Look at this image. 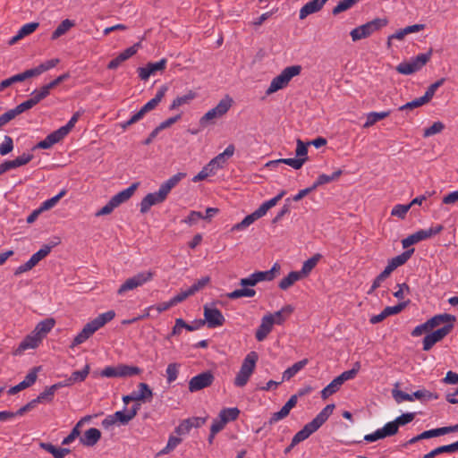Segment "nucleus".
<instances>
[{"instance_id":"obj_45","label":"nucleus","mask_w":458,"mask_h":458,"mask_svg":"<svg viewBox=\"0 0 458 458\" xmlns=\"http://www.w3.org/2000/svg\"><path fill=\"white\" fill-rule=\"evenodd\" d=\"M360 0H341L332 10V14L336 16L355 5Z\"/></svg>"},{"instance_id":"obj_22","label":"nucleus","mask_w":458,"mask_h":458,"mask_svg":"<svg viewBox=\"0 0 458 458\" xmlns=\"http://www.w3.org/2000/svg\"><path fill=\"white\" fill-rule=\"evenodd\" d=\"M140 182H134L127 189L118 192L114 196H113L110 200L114 205L115 208L119 207L121 204L126 202L134 194L135 191L139 187Z\"/></svg>"},{"instance_id":"obj_46","label":"nucleus","mask_w":458,"mask_h":458,"mask_svg":"<svg viewBox=\"0 0 458 458\" xmlns=\"http://www.w3.org/2000/svg\"><path fill=\"white\" fill-rule=\"evenodd\" d=\"M182 439L181 437L170 436L166 445L157 453V456L171 453L178 445L182 443Z\"/></svg>"},{"instance_id":"obj_64","label":"nucleus","mask_w":458,"mask_h":458,"mask_svg":"<svg viewBox=\"0 0 458 458\" xmlns=\"http://www.w3.org/2000/svg\"><path fill=\"white\" fill-rule=\"evenodd\" d=\"M40 367H34L30 369V371L27 374L25 377V379L21 382L25 384L26 387L31 386L37 380L38 377V372L40 370Z\"/></svg>"},{"instance_id":"obj_37","label":"nucleus","mask_w":458,"mask_h":458,"mask_svg":"<svg viewBox=\"0 0 458 458\" xmlns=\"http://www.w3.org/2000/svg\"><path fill=\"white\" fill-rule=\"evenodd\" d=\"M90 367L89 364H86L83 369L73 371L70 377L67 379V382L64 384V386H70L76 382H82L86 379L89 373Z\"/></svg>"},{"instance_id":"obj_21","label":"nucleus","mask_w":458,"mask_h":458,"mask_svg":"<svg viewBox=\"0 0 458 458\" xmlns=\"http://www.w3.org/2000/svg\"><path fill=\"white\" fill-rule=\"evenodd\" d=\"M328 0H311L305 4L300 10L299 17L305 19L308 15L320 11Z\"/></svg>"},{"instance_id":"obj_38","label":"nucleus","mask_w":458,"mask_h":458,"mask_svg":"<svg viewBox=\"0 0 458 458\" xmlns=\"http://www.w3.org/2000/svg\"><path fill=\"white\" fill-rule=\"evenodd\" d=\"M63 386H64V385L61 382L54 384L47 387L42 393L39 394V395L35 400H38V403L44 401L50 402L52 401L55 391Z\"/></svg>"},{"instance_id":"obj_30","label":"nucleus","mask_w":458,"mask_h":458,"mask_svg":"<svg viewBox=\"0 0 458 458\" xmlns=\"http://www.w3.org/2000/svg\"><path fill=\"white\" fill-rule=\"evenodd\" d=\"M167 90L168 87L166 85H162L157 90L155 98L150 99L141 107L144 110V112L147 114L148 112H150L151 110L155 109L157 106V105L161 102Z\"/></svg>"},{"instance_id":"obj_8","label":"nucleus","mask_w":458,"mask_h":458,"mask_svg":"<svg viewBox=\"0 0 458 458\" xmlns=\"http://www.w3.org/2000/svg\"><path fill=\"white\" fill-rule=\"evenodd\" d=\"M387 23H388V21L386 18H376L365 24H362V25L353 29L351 31L350 35L353 41H358L362 38H368L373 32L386 26Z\"/></svg>"},{"instance_id":"obj_35","label":"nucleus","mask_w":458,"mask_h":458,"mask_svg":"<svg viewBox=\"0 0 458 458\" xmlns=\"http://www.w3.org/2000/svg\"><path fill=\"white\" fill-rule=\"evenodd\" d=\"M279 270L280 266L277 263H276L274 264L271 269L267 271H258L255 272L254 275L258 283L262 281H272L276 277V273L279 272Z\"/></svg>"},{"instance_id":"obj_48","label":"nucleus","mask_w":458,"mask_h":458,"mask_svg":"<svg viewBox=\"0 0 458 458\" xmlns=\"http://www.w3.org/2000/svg\"><path fill=\"white\" fill-rule=\"evenodd\" d=\"M240 414V410L236 407L234 408H225L220 411L219 417L221 419H225L226 423L229 421H233L237 420L238 416Z\"/></svg>"},{"instance_id":"obj_1","label":"nucleus","mask_w":458,"mask_h":458,"mask_svg":"<svg viewBox=\"0 0 458 458\" xmlns=\"http://www.w3.org/2000/svg\"><path fill=\"white\" fill-rule=\"evenodd\" d=\"M185 175L186 174L184 173H178L163 182L157 191L147 194L140 201V213L146 214L152 206L164 202L170 191L175 187Z\"/></svg>"},{"instance_id":"obj_10","label":"nucleus","mask_w":458,"mask_h":458,"mask_svg":"<svg viewBox=\"0 0 458 458\" xmlns=\"http://www.w3.org/2000/svg\"><path fill=\"white\" fill-rule=\"evenodd\" d=\"M433 50L430 48L427 53L420 54L415 58H412L410 62H403L399 64L395 70L404 75L412 74L420 71L432 56Z\"/></svg>"},{"instance_id":"obj_53","label":"nucleus","mask_w":458,"mask_h":458,"mask_svg":"<svg viewBox=\"0 0 458 458\" xmlns=\"http://www.w3.org/2000/svg\"><path fill=\"white\" fill-rule=\"evenodd\" d=\"M66 193V191L64 190H63L61 192H59L57 195L54 196L53 198L49 199H47L46 201H44L41 206L39 207L41 208V210L44 212L46 210H49L51 209L52 208H54L57 203L58 201L60 200V199L64 196Z\"/></svg>"},{"instance_id":"obj_15","label":"nucleus","mask_w":458,"mask_h":458,"mask_svg":"<svg viewBox=\"0 0 458 458\" xmlns=\"http://www.w3.org/2000/svg\"><path fill=\"white\" fill-rule=\"evenodd\" d=\"M454 328V324L444 325L441 328L428 334L423 339V350L429 351L435 344L444 339Z\"/></svg>"},{"instance_id":"obj_54","label":"nucleus","mask_w":458,"mask_h":458,"mask_svg":"<svg viewBox=\"0 0 458 458\" xmlns=\"http://www.w3.org/2000/svg\"><path fill=\"white\" fill-rule=\"evenodd\" d=\"M426 104H428V103L425 101V99L422 97H420V98H415L412 101L407 102L406 104L401 106L398 108V110L399 111H411V110L418 108Z\"/></svg>"},{"instance_id":"obj_17","label":"nucleus","mask_w":458,"mask_h":458,"mask_svg":"<svg viewBox=\"0 0 458 458\" xmlns=\"http://www.w3.org/2000/svg\"><path fill=\"white\" fill-rule=\"evenodd\" d=\"M140 47V42H138L135 43L133 46L126 48L122 53H120L115 58H114L108 63L107 68L110 70L116 69L123 62L126 61L127 59L134 55Z\"/></svg>"},{"instance_id":"obj_25","label":"nucleus","mask_w":458,"mask_h":458,"mask_svg":"<svg viewBox=\"0 0 458 458\" xmlns=\"http://www.w3.org/2000/svg\"><path fill=\"white\" fill-rule=\"evenodd\" d=\"M413 252H414V249L413 248L403 251L400 255L391 259L388 261L386 267L391 272H393L398 267L403 266V264H405L408 261V259L411 258V256L413 254Z\"/></svg>"},{"instance_id":"obj_39","label":"nucleus","mask_w":458,"mask_h":458,"mask_svg":"<svg viewBox=\"0 0 458 458\" xmlns=\"http://www.w3.org/2000/svg\"><path fill=\"white\" fill-rule=\"evenodd\" d=\"M343 383L341 380L336 377L335 379H333L326 387H324L321 391V398L323 400L327 399L330 395L336 393Z\"/></svg>"},{"instance_id":"obj_23","label":"nucleus","mask_w":458,"mask_h":458,"mask_svg":"<svg viewBox=\"0 0 458 458\" xmlns=\"http://www.w3.org/2000/svg\"><path fill=\"white\" fill-rule=\"evenodd\" d=\"M101 438V432L96 428L86 430L80 438V442L85 446H94Z\"/></svg>"},{"instance_id":"obj_32","label":"nucleus","mask_w":458,"mask_h":458,"mask_svg":"<svg viewBox=\"0 0 458 458\" xmlns=\"http://www.w3.org/2000/svg\"><path fill=\"white\" fill-rule=\"evenodd\" d=\"M428 239V234H427L426 230H420L416 233L409 235L402 241L403 248L407 249L411 245L418 243L420 241Z\"/></svg>"},{"instance_id":"obj_4","label":"nucleus","mask_w":458,"mask_h":458,"mask_svg":"<svg viewBox=\"0 0 458 458\" xmlns=\"http://www.w3.org/2000/svg\"><path fill=\"white\" fill-rule=\"evenodd\" d=\"M335 405L334 403L327 404L322 411L309 423H307L300 431H298L292 438V445L307 439L311 434L316 432L333 413Z\"/></svg>"},{"instance_id":"obj_36","label":"nucleus","mask_w":458,"mask_h":458,"mask_svg":"<svg viewBox=\"0 0 458 458\" xmlns=\"http://www.w3.org/2000/svg\"><path fill=\"white\" fill-rule=\"evenodd\" d=\"M322 255L319 253L314 254L311 258L304 261L302 267L298 271L302 277L307 276L312 269L317 266L318 262L321 259Z\"/></svg>"},{"instance_id":"obj_3","label":"nucleus","mask_w":458,"mask_h":458,"mask_svg":"<svg viewBox=\"0 0 458 458\" xmlns=\"http://www.w3.org/2000/svg\"><path fill=\"white\" fill-rule=\"evenodd\" d=\"M114 317L115 312L114 310H108L88 322L81 331L73 338L70 348L74 349L76 346L86 342L95 332L114 319Z\"/></svg>"},{"instance_id":"obj_59","label":"nucleus","mask_w":458,"mask_h":458,"mask_svg":"<svg viewBox=\"0 0 458 458\" xmlns=\"http://www.w3.org/2000/svg\"><path fill=\"white\" fill-rule=\"evenodd\" d=\"M13 149V140L10 136L5 135L4 138L3 143L0 144V154L2 156H5V155L9 154L10 152H12Z\"/></svg>"},{"instance_id":"obj_9","label":"nucleus","mask_w":458,"mask_h":458,"mask_svg":"<svg viewBox=\"0 0 458 458\" xmlns=\"http://www.w3.org/2000/svg\"><path fill=\"white\" fill-rule=\"evenodd\" d=\"M140 369L135 366L129 365H118L116 367L108 366L106 367L101 371H94L92 376L94 377H131L134 375H138L140 373Z\"/></svg>"},{"instance_id":"obj_27","label":"nucleus","mask_w":458,"mask_h":458,"mask_svg":"<svg viewBox=\"0 0 458 458\" xmlns=\"http://www.w3.org/2000/svg\"><path fill=\"white\" fill-rule=\"evenodd\" d=\"M64 138V137L62 134H60L59 131L56 130L48 134L43 140L39 141L36 145L35 148H50L54 144L61 141Z\"/></svg>"},{"instance_id":"obj_63","label":"nucleus","mask_w":458,"mask_h":458,"mask_svg":"<svg viewBox=\"0 0 458 458\" xmlns=\"http://www.w3.org/2000/svg\"><path fill=\"white\" fill-rule=\"evenodd\" d=\"M392 272L386 267L385 269L375 278L373 284L371 285V289L369 293L373 292L377 288H378L381 283L386 280Z\"/></svg>"},{"instance_id":"obj_40","label":"nucleus","mask_w":458,"mask_h":458,"mask_svg":"<svg viewBox=\"0 0 458 458\" xmlns=\"http://www.w3.org/2000/svg\"><path fill=\"white\" fill-rule=\"evenodd\" d=\"M74 21L69 19L64 20L51 35V39L55 40L64 35L71 28L74 26Z\"/></svg>"},{"instance_id":"obj_61","label":"nucleus","mask_w":458,"mask_h":458,"mask_svg":"<svg viewBox=\"0 0 458 458\" xmlns=\"http://www.w3.org/2000/svg\"><path fill=\"white\" fill-rule=\"evenodd\" d=\"M410 208H411V205L398 204L393 208V209L391 211V215L394 216H397L401 219H403L405 217L407 212L410 210Z\"/></svg>"},{"instance_id":"obj_33","label":"nucleus","mask_w":458,"mask_h":458,"mask_svg":"<svg viewBox=\"0 0 458 458\" xmlns=\"http://www.w3.org/2000/svg\"><path fill=\"white\" fill-rule=\"evenodd\" d=\"M301 278L303 277L298 271H292L279 282L278 287L285 291Z\"/></svg>"},{"instance_id":"obj_55","label":"nucleus","mask_w":458,"mask_h":458,"mask_svg":"<svg viewBox=\"0 0 458 458\" xmlns=\"http://www.w3.org/2000/svg\"><path fill=\"white\" fill-rule=\"evenodd\" d=\"M444 129L445 124L442 122H435L431 126L424 130L423 137L428 138L435 134L440 133Z\"/></svg>"},{"instance_id":"obj_26","label":"nucleus","mask_w":458,"mask_h":458,"mask_svg":"<svg viewBox=\"0 0 458 458\" xmlns=\"http://www.w3.org/2000/svg\"><path fill=\"white\" fill-rule=\"evenodd\" d=\"M139 390L133 391V396H135L136 403L139 402H149L153 397V392L151 388L146 383H140L138 385Z\"/></svg>"},{"instance_id":"obj_58","label":"nucleus","mask_w":458,"mask_h":458,"mask_svg":"<svg viewBox=\"0 0 458 458\" xmlns=\"http://www.w3.org/2000/svg\"><path fill=\"white\" fill-rule=\"evenodd\" d=\"M38 101L36 99V98L33 96L30 99L21 103L17 106H15V110L18 113V114H21V113L25 112L26 110H29L35 106Z\"/></svg>"},{"instance_id":"obj_11","label":"nucleus","mask_w":458,"mask_h":458,"mask_svg":"<svg viewBox=\"0 0 458 458\" xmlns=\"http://www.w3.org/2000/svg\"><path fill=\"white\" fill-rule=\"evenodd\" d=\"M154 275V272L150 270L137 273L133 276L126 279L124 283L120 285V287L117 290V294L123 295L126 292L132 291L138 287L144 285L145 284L150 282L153 279Z\"/></svg>"},{"instance_id":"obj_43","label":"nucleus","mask_w":458,"mask_h":458,"mask_svg":"<svg viewBox=\"0 0 458 458\" xmlns=\"http://www.w3.org/2000/svg\"><path fill=\"white\" fill-rule=\"evenodd\" d=\"M342 170H337L335 173L332 174V175L327 174H320L317 181L312 184L313 188L316 190L318 186L328 183L330 182H333L339 178V176L342 174Z\"/></svg>"},{"instance_id":"obj_2","label":"nucleus","mask_w":458,"mask_h":458,"mask_svg":"<svg viewBox=\"0 0 458 458\" xmlns=\"http://www.w3.org/2000/svg\"><path fill=\"white\" fill-rule=\"evenodd\" d=\"M114 317L115 312L114 310H108L88 322L81 331L73 338L70 348L74 349L76 346L86 342L95 332L114 319Z\"/></svg>"},{"instance_id":"obj_31","label":"nucleus","mask_w":458,"mask_h":458,"mask_svg":"<svg viewBox=\"0 0 458 458\" xmlns=\"http://www.w3.org/2000/svg\"><path fill=\"white\" fill-rule=\"evenodd\" d=\"M55 320L53 318H46L36 326L33 332L43 339L55 327Z\"/></svg>"},{"instance_id":"obj_50","label":"nucleus","mask_w":458,"mask_h":458,"mask_svg":"<svg viewBox=\"0 0 458 458\" xmlns=\"http://www.w3.org/2000/svg\"><path fill=\"white\" fill-rule=\"evenodd\" d=\"M445 81V78H441L440 80L437 81L436 82L432 83L426 90L425 94L422 96V98L425 99L427 103H428L432 98L434 97L437 89L441 87L444 82Z\"/></svg>"},{"instance_id":"obj_44","label":"nucleus","mask_w":458,"mask_h":458,"mask_svg":"<svg viewBox=\"0 0 458 458\" xmlns=\"http://www.w3.org/2000/svg\"><path fill=\"white\" fill-rule=\"evenodd\" d=\"M413 400L416 398L418 400L426 402L429 400H436L439 398L438 394L430 392L427 389H420L411 394Z\"/></svg>"},{"instance_id":"obj_41","label":"nucleus","mask_w":458,"mask_h":458,"mask_svg":"<svg viewBox=\"0 0 458 458\" xmlns=\"http://www.w3.org/2000/svg\"><path fill=\"white\" fill-rule=\"evenodd\" d=\"M195 98H196V93L193 92L192 90H190L187 94L174 98L173 100L172 104L170 105L169 109L174 110L182 105L189 104Z\"/></svg>"},{"instance_id":"obj_7","label":"nucleus","mask_w":458,"mask_h":458,"mask_svg":"<svg viewBox=\"0 0 458 458\" xmlns=\"http://www.w3.org/2000/svg\"><path fill=\"white\" fill-rule=\"evenodd\" d=\"M140 409V403H134L127 412L123 411H117L114 414L106 416L102 420L101 424L103 428L106 429L116 423L127 425L137 415Z\"/></svg>"},{"instance_id":"obj_20","label":"nucleus","mask_w":458,"mask_h":458,"mask_svg":"<svg viewBox=\"0 0 458 458\" xmlns=\"http://www.w3.org/2000/svg\"><path fill=\"white\" fill-rule=\"evenodd\" d=\"M42 339L40 336L37 335L33 331L31 334L28 335L19 344L18 348L15 351V354H21L24 351L28 349H35L41 343Z\"/></svg>"},{"instance_id":"obj_12","label":"nucleus","mask_w":458,"mask_h":458,"mask_svg":"<svg viewBox=\"0 0 458 458\" xmlns=\"http://www.w3.org/2000/svg\"><path fill=\"white\" fill-rule=\"evenodd\" d=\"M257 284L258 282L253 273L249 277L242 278L240 280V285L242 286V288L236 289L227 293L226 296L231 300H235L242 297H253L256 294V291L252 288H250V286H255Z\"/></svg>"},{"instance_id":"obj_49","label":"nucleus","mask_w":458,"mask_h":458,"mask_svg":"<svg viewBox=\"0 0 458 458\" xmlns=\"http://www.w3.org/2000/svg\"><path fill=\"white\" fill-rule=\"evenodd\" d=\"M360 369V362L356 361L353 364V367L350 370L344 371L341 375L338 376V378L341 380V382L344 384L345 381L352 379L356 377L358 372Z\"/></svg>"},{"instance_id":"obj_60","label":"nucleus","mask_w":458,"mask_h":458,"mask_svg":"<svg viewBox=\"0 0 458 458\" xmlns=\"http://www.w3.org/2000/svg\"><path fill=\"white\" fill-rule=\"evenodd\" d=\"M392 394H393V397L395 400V402L398 403L404 402V401H408V402L413 401L411 394L404 393L403 391L396 389V388H394L392 390Z\"/></svg>"},{"instance_id":"obj_14","label":"nucleus","mask_w":458,"mask_h":458,"mask_svg":"<svg viewBox=\"0 0 458 458\" xmlns=\"http://www.w3.org/2000/svg\"><path fill=\"white\" fill-rule=\"evenodd\" d=\"M215 380V376L210 370L204 371L189 381V391L195 393L210 386Z\"/></svg>"},{"instance_id":"obj_16","label":"nucleus","mask_w":458,"mask_h":458,"mask_svg":"<svg viewBox=\"0 0 458 458\" xmlns=\"http://www.w3.org/2000/svg\"><path fill=\"white\" fill-rule=\"evenodd\" d=\"M298 401V395L293 394L290 397V399L285 403V404L281 408L279 411L274 412L272 416L270 417L269 420L267 422L264 423L263 427H266L267 425H273L276 422L284 420L286 418L290 411L296 405Z\"/></svg>"},{"instance_id":"obj_42","label":"nucleus","mask_w":458,"mask_h":458,"mask_svg":"<svg viewBox=\"0 0 458 458\" xmlns=\"http://www.w3.org/2000/svg\"><path fill=\"white\" fill-rule=\"evenodd\" d=\"M390 111L384 112H371L367 115V121L363 124V128H369L374 125L377 122L383 120L389 116Z\"/></svg>"},{"instance_id":"obj_6","label":"nucleus","mask_w":458,"mask_h":458,"mask_svg":"<svg viewBox=\"0 0 458 458\" xmlns=\"http://www.w3.org/2000/svg\"><path fill=\"white\" fill-rule=\"evenodd\" d=\"M301 65H293L284 68L279 75L276 76L272 80L269 87L266 91V94L271 95L279 89L285 88L294 76H297L301 73Z\"/></svg>"},{"instance_id":"obj_28","label":"nucleus","mask_w":458,"mask_h":458,"mask_svg":"<svg viewBox=\"0 0 458 458\" xmlns=\"http://www.w3.org/2000/svg\"><path fill=\"white\" fill-rule=\"evenodd\" d=\"M293 312V307L292 305H285L280 310L267 315L272 316L273 325H282Z\"/></svg>"},{"instance_id":"obj_57","label":"nucleus","mask_w":458,"mask_h":458,"mask_svg":"<svg viewBox=\"0 0 458 458\" xmlns=\"http://www.w3.org/2000/svg\"><path fill=\"white\" fill-rule=\"evenodd\" d=\"M308 160V157L301 158H281L283 164L292 166L293 169L299 170L302 167L303 164Z\"/></svg>"},{"instance_id":"obj_29","label":"nucleus","mask_w":458,"mask_h":458,"mask_svg":"<svg viewBox=\"0 0 458 458\" xmlns=\"http://www.w3.org/2000/svg\"><path fill=\"white\" fill-rule=\"evenodd\" d=\"M456 320L455 317L451 314L444 313L432 317L428 321V324L432 330L433 328L440 326L441 324H454Z\"/></svg>"},{"instance_id":"obj_24","label":"nucleus","mask_w":458,"mask_h":458,"mask_svg":"<svg viewBox=\"0 0 458 458\" xmlns=\"http://www.w3.org/2000/svg\"><path fill=\"white\" fill-rule=\"evenodd\" d=\"M258 360H259L258 353L254 351L250 352L244 358L240 369L250 377L255 370L256 363H257Z\"/></svg>"},{"instance_id":"obj_5","label":"nucleus","mask_w":458,"mask_h":458,"mask_svg":"<svg viewBox=\"0 0 458 458\" xmlns=\"http://www.w3.org/2000/svg\"><path fill=\"white\" fill-rule=\"evenodd\" d=\"M233 100L228 95L225 96L219 103L212 109L208 110L200 119L199 125L207 127L214 124L216 119L223 117L232 107Z\"/></svg>"},{"instance_id":"obj_34","label":"nucleus","mask_w":458,"mask_h":458,"mask_svg":"<svg viewBox=\"0 0 458 458\" xmlns=\"http://www.w3.org/2000/svg\"><path fill=\"white\" fill-rule=\"evenodd\" d=\"M309 360L308 359H303L300 361L295 362L293 366L289 367L285 369L282 376V381L291 379L295 374H297L301 369H302L307 364Z\"/></svg>"},{"instance_id":"obj_18","label":"nucleus","mask_w":458,"mask_h":458,"mask_svg":"<svg viewBox=\"0 0 458 458\" xmlns=\"http://www.w3.org/2000/svg\"><path fill=\"white\" fill-rule=\"evenodd\" d=\"M235 148L233 144L226 147L224 152L218 154L213 159L209 161V166H212L216 171L222 168L226 163L227 159L233 157Z\"/></svg>"},{"instance_id":"obj_47","label":"nucleus","mask_w":458,"mask_h":458,"mask_svg":"<svg viewBox=\"0 0 458 458\" xmlns=\"http://www.w3.org/2000/svg\"><path fill=\"white\" fill-rule=\"evenodd\" d=\"M83 111H77L76 113H74L70 121L64 126H62L58 129L60 134L65 137L74 127L75 123H77Z\"/></svg>"},{"instance_id":"obj_13","label":"nucleus","mask_w":458,"mask_h":458,"mask_svg":"<svg viewBox=\"0 0 458 458\" xmlns=\"http://www.w3.org/2000/svg\"><path fill=\"white\" fill-rule=\"evenodd\" d=\"M203 310L205 319L199 320V325L207 323L209 328H215L225 324V318L217 308L204 305Z\"/></svg>"},{"instance_id":"obj_19","label":"nucleus","mask_w":458,"mask_h":458,"mask_svg":"<svg viewBox=\"0 0 458 458\" xmlns=\"http://www.w3.org/2000/svg\"><path fill=\"white\" fill-rule=\"evenodd\" d=\"M272 328H273L272 316L265 315L261 318V323L259 326V327L255 333V337H256L257 341H259V342L264 341L267 337L269 333L272 331Z\"/></svg>"},{"instance_id":"obj_62","label":"nucleus","mask_w":458,"mask_h":458,"mask_svg":"<svg viewBox=\"0 0 458 458\" xmlns=\"http://www.w3.org/2000/svg\"><path fill=\"white\" fill-rule=\"evenodd\" d=\"M255 221H256V219H255L254 216H252L251 214L248 215L240 223L235 224L232 227L231 230L232 231L243 230L246 227L250 226L251 224H253Z\"/></svg>"},{"instance_id":"obj_56","label":"nucleus","mask_w":458,"mask_h":458,"mask_svg":"<svg viewBox=\"0 0 458 458\" xmlns=\"http://www.w3.org/2000/svg\"><path fill=\"white\" fill-rule=\"evenodd\" d=\"M215 173H216V170L212 166H209V163H208L207 165H205L202 168V170L197 175H195L192 178V181L194 182H197L205 180L208 176L215 174Z\"/></svg>"},{"instance_id":"obj_51","label":"nucleus","mask_w":458,"mask_h":458,"mask_svg":"<svg viewBox=\"0 0 458 458\" xmlns=\"http://www.w3.org/2000/svg\"><path fill=\"white\" fill-rule=\"evenodd\" d=\"M399 426L395 420L387 422L382 428L379 429L382 437H392L398 432Z\"/></svg>"},{"instance_id":"obj_52","label":"nucleus","mask_w":458,"mask_h":458,"mask_svg":"<svg viewBox=\"0 0 458 458\" xmlns=\"http://www.w3.org/2000/svg\"><path fill=\"white\" fill-rule=\"evenodd\" d=\"M180 364L176 362H173L168 364L165 373H166V380L170 384L176 380L179 374Z\"/></svg>"}]
</instances>
